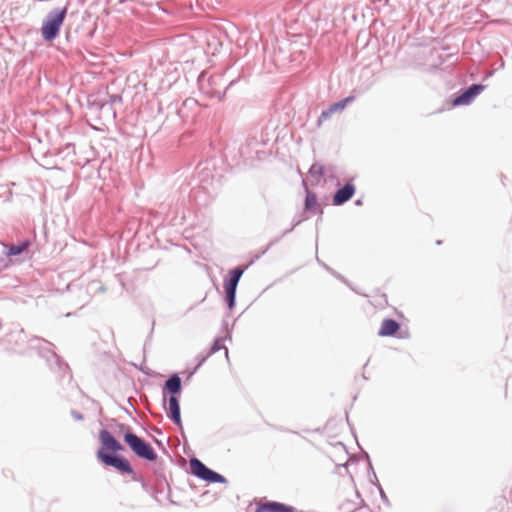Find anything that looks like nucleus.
<instances>
[{
	"instance_id": "obj_1",
	"label": "nucleus",
	"mask_w": 512,
	"mask_h": 512,
	"mask_svg": "<svg viewBox=\"0 0 512 512\" xmlns=\"http://www.w3.org/2000/svg\"><path fill=\"white\" fill-rule=\"evenodd\" d=\"M99 441L102 448L97 451V457L104 465L113 467L121 473L132 474L134 472L129 461L116 454L118 451H123L124 446L107 429L100 430Z\"/></svg>"
},
{
	"instance_id": "obj_2",
	"label": "nucleus",
	"mask_w": 512,
	"mask_h": 512,
	"mask_svg": "<svg viewBox=\"0 0 512 512\" xmlns=\"http://www.w3.org/2000/svg\"><path fill=\"white\" fill-rule=\"evenodd\" d=\"M117 426L120 431H124L123 440L137 457L151 462L157 459V453L150 443L133 433L129 426L125 424Z\"/></svg>"
},
{
	"instance_id": "obj_3",
	"label": "nucleus",
	"mask_w": 512,
	"mask_h": 512,
	"mask_svg": "<svg viewBox=\"0 0 512 512\" xmlns=\"http://www.w3.org/2000/svg\"><path fill=\"white\" fill-rule=\"evenodd\" d=\"M34 342L33 347L39 349V354L45 358L51 371L59 377H64L69 371V366L52 350L53 344L41 338H35Z\"/></svg>"
},
{
	"instance_id": "obj_4",
	"label": "nucleus",
	"mask_w": 512,
	"mask_h": 512,
	"mask_svg": "<svg viewBox=\"0 0 512 512\" xmlns=\"http://www.w3.org/2000/svg\"><path fill=\"white\" fill-rule=\"evenodd\" d=\"M66 15V7L55 8L46 15L41 27L42 37L45 41H53L58 36Z\"/></svg>"
},
{
	"instance_id": "obj_5",
	"label": "nucleus",
	"mask_w": 512,
	"mask_h": 512,
	"mask_svg": "<svg viewBox=\"0 0 512 512\" xmlns=\"http://www.w3.org/2000/svg\"><path fill=\"white\" fill-rule=\"evenodd\" d=\"M244 272L245 267L237 266L230 270L224 279L226 303L229 309H233L236 304L237 286Z\"/></svg>"
},
{
	"instance_id": "obj_6",
	"label": "nucleus",
	"mask_w": 512,
	"mask_h": 512,
	"mask_svg": "<svg viewBox=\"0 0 512 512\" xmlns=\"http://www.w3.org/2000/svg\"><path fill=\"white\" fill-rule=\"evenodd\" d=\"M190 469L195 477L205 482L220 484H224L227 482V479L223 475L208 468L204 463H202L197 458H192L190 460Z\"/></svg>"
},
{
	"instance_id": "obj_7",
	"label": "nucleus",
	"mask_w": 512,
	"mask_h": 512,
	"mask_svg": "<svg viewBox=\"0 0 512 512\" xmlns=\"http://www.w3.org/2000/svg\"><path fill=\"white\" fill-rule=\"evenodd\" d=\"M193 179L200 189L208 191L209 187L213 186L215 180V175L212 171V164L209 161L200 163L195 169Z\"/></svg>"
},
{
	"instance_id": "obj_8",
	"label": "nucleus",
	"mask_w": 512,
	"mask_h": 512,
	"mask_svg": "<svg viewBox=\"0 0 512 512\" xmlns=\"http://www.w3.org/2000/svg\"><path fill=\"white\" fill-rule=\"evenodd\" d=\"M486 88L485 85L482 84H472L468 88L464 89L459 93L458 96H456L452 104L453 106H461V105H468L470 104L473 99L478 96L484 89Z\"/></svg>"
},
{
	"instance_id": "obj_9",
	"label": "nucleus",
	"mask_w": 512,
	"mask_h": 512,
	"mask_svg": "<svg viewBox=\"0 0 512 512\" xmlns=\"http://www.w3.org/2000/svg\"><path fill=\"white\" fill-rule=\"evenodd\" d=\"M354 193L355 185L352 183H346L335 192L332 199L333 204L336 206L343 205L353 197Z\"/></svg>"
},
{
	"instance_id": "obj_10",
	"label": "nucleus",
	"mask_w": 512,
	"mask_h": 512,
	"mask_svg": "<svg viewBox=\"0 0 512 512\" xmlns=\"http://www.w3.org/2000/svg\"><path fill=\"white\" fill-rule=\"evenodd\" d=\"M181 388V378L177 373H174L165 381L163 394L169 393L170 396H177L181 392Z\"/></svg>"
},
{
	"instance_id": "obj_11",
	"label": "nucleus",
	"mask_w": 512,
	"mask_h": 512,
	"mask_svg": "<svg viewBox=\"0 0 512 512\" xmlns=\"http://www.w3.org/2000/svg\"><path fill=\"white\" fill-rule=\"evenodd\" d=\"M168 417L173 421L178 427L182 428V420H181V411L178 396H170L169 397V412Z\"/></svg>"
},
{
	"instance_id": "obj_12",
	"label": "nucleus",
	"mask_w": 512,
	"mask_h": 512,
	"mask_svg": "<svg viewBox=\"0 0 512 512\" xmlns=\"http://www.w3.org/2000/svg\"><path fill=\"white\" fill-rule=\"evenodd\" d=\"M255 512H295V508L280 502H266L257 507Z\"/></svg>"
},
{
	"instance_id": "obj_13",
	"label": "nucleus",
	"mask_w": 512,
	"mask_h": 512,
	"mask_svg": "<svg viewBox=\"0 0 512 512\" xmlns=\"http://www.w3.org/2000/svg\"><path fill=\"white\" fill-rule=\"evenodd\" d=\"M88 107L92 111L103 112L107 114L106 98L103 96V93L89 96Z\"/></svg>"
},
{
	"instance_id": "obj_14",
	"label": "nucleus",
	"mask_w": 512,
	"mask_h": 512,
	"mask_svg": "<svg viewBox=\"0 0 512 512\" xmlns=\"http://www.w3.org/2000/svg\"><path fill=\"white\" fill-rule=\"evenodd\" d=\"M400 329V324L392 319L386 318L382 321L381 328L378 332L379 336H394Z\"/></svg>"
},
{
	"instance_id": "obj_15",
	"label": "nucleus",
	"mask_w": 512,
	"mask_h": 512,
	"mask_svg": "<svg viewBox=\"0 0 512 512\" xmlns=\"http://www.w3.org/2000/svg\"><path fill=\"white\" fill-rule=\"evenodd\" d=\"M264 145V141H258L256 138H249L247 139L246 143L241 146L240 153L242 156H246L251 158L250 155L251 150H254L256 154L259 153L258 146Z\"/></svg>"
},
{
	"instance_id": "obj_16",
	"label": "nucleus",
	"mask_w": 512,
	"mask_h": 512,
	"mask_svg": "<svg viewBox=\"0 0 512 512\" xmlns=\"http://www.w3.org/2000/svg\"><path fill=\"white\" fill-rule=\"evenodd\" d=\"M29 245H30V242L28 240H25L19 244L4 245L5 254L7 256L20 255L22 252H24L28 248Z\"/></svg>"
},
{
	"instance_id": "obj_17",
	"label": "nucleus",
	"mask_w": 512,
	"mask_h": 512,
	"mask_svg": "<svg viewBox=\"0 0 512 512\" xmlns=\"http://www.w3.org/2000/svg\"><path fill=\"white\" fill-rule=\"evenodd\" d=\"M103 96L106 98L107 114L115 117L116 112L113 110V106L122 101L121 96L117 94L109 95L108 93H103Z\"/></svg>"
},
{
	"instance_id": "obj_18",
	"label": "nucleus",
	"mask_w": 512,
	"mask_h": 512,
	"mask_svg": "<svg viewBox=\"0 0 512 512\" xmlns=\"http://www.w3.org/2000/svg\"><path fill=\"white\" fill-rule=\"evenodd\" d=\"M354 99H355L354 96L345 97V98L331 104L329 106V111H332L333 113L341 111V110L345 109V107L348 104L352 103L354 101Z\"/></svg>"
},
{
	"instance_id": "obj_19",
	"label": "nucleus",
	"mask_w": 512,
	"mask_h": 512,
	"mask_svg": "<svg viewBox=\"0 0 512 512\" xmlns=\"http://www.w3.org/2000/svg\"><path fill=\"white\" fill-rule=\"evenodd\" d=\"M222 341H223V339H222V338H216V339L214 340V342H213V344H212V346H211V348H210L209 352H208V355H210V356H211L212 354H214V353H216V352L220 351L221 349H224V350H225V355H226V357H228V349H227L226 347H223V346L221 345Z\"/></svg>"
},
{
	"instance_id": "obj_20",
	"label": "nucleus",
	"mask_w": 512,
	"mask_h": 512,
	"mask_svg": "<svg viewBox=\"0 0 512 512\" xmlns=\"http://www.w3.org/2000/svg\"><path fill=\"white\" fill-rule=\"evenodd\" d=\"M317 205L316 195L312 192H307L305 197V209L308 211L313 210Z\"/></svg>"
},
{
	"instance_id": "obj_21",
	"label": "nucleus",
	"mask_w": 512,
	"mask_h": 512,
	"mask_svg": "<svg viewBox=\"0 0 512 512\" xmlns=\"http://www.w3.org/2000/svg\"><path fill=\"white\" fill-rule=\"evenodd\" d=\"M311 177L321 178L324 175V167L320 164H313L309 169Z\"/></svg>"
},
{
	"instance_id": "obj_22",
	"label": "nucleus",
	"mask_w": 512,
	"mask_h": 512,
	"mask_svg": "<svg viewBox=\"0 0 512 512\" xmlns=\"http://www.w3.org/2000/svg\"><path fill=\"white\" fill-rule=\"evenodd\" d=\"M302 222L301 219H296L294 218L293 221H292V225L289 229L283 231V233L273 242L270 243V245H273L274 243L278 242L280 239H282L284 236H286L287 234H289L290 232H292L294 230V228L296 226H298L300 223Z\"/></svg>"
},
{
	"instance_id": "obj_23",
	"label": "nucleus",
	"mask_w": 512,
	"mask_h": 512,
	"mask_svg": "<svg viewBox=\"0 0 512 512\" xmlns=\"http://www.w3.org/2000/svg\"><path fill=\"white\" fill-rule=\"evenodd\" d=\"M332 114H333V112H332V111H329V107H328L327 109L323 110V111L321 112V114H320V116H319L318 120H317V125H318V126H321V124H322L324 121L328 120V119L331 117V115H332Z\"/></svg>"
},
{
	"instance_id": "obj_24",
	"label": "nucleus",
	"mask_w": 512,
	"mask_h": 512,
	"mask_svg": "<svg viewBox=\"0 0 512 512\" xmlns=\"http://www.w3.org/2000/svg\"><path fill=\"white\" fill-rule=\"evenodd\" d=\"M209 356L210 355H208V353L206 355H202V354L197 355L196 359L198 360V364L196 365L194 370L191 372V374L195 373L203 365V363L207 360V358Z\"/></svg>"
},
{
	"instance_id": "obj_25",
	"label": "nucleus",
	"mask_w": 512,
	"mask_h": 512,
	"mask_svg": "<svg viewBox=\"0 0 512 512\" xmlns=\"http://www.w3.org/2000/svg\"><path fill=\"white\" fill-rule=\"evenodd\" d=\"M63 152H66V156L75 155V145L72 143H67L63 148Z\"/></svg>"
},
{
	"instance_id": "obj_26",
	"label": "nucleus",
	"mask_w": 512,
	"mask_h": 512,
	"mask_svg": "<svg viewBox=\"0 0 512 512\" xmlns=\"http://www.w3.org/2000/svg\"><path fill=\"white\" fill-rule=\"evenodd\" d=\"M221 79H222V75H212L209 77L208 82H209L210 86L212 87V89L214 88V86H216L218 84V82Z\"/></svg>"
},
{
	"instance_id": "obj_27",
	"label": "nucleus",
	"mask_w": 512,
	"mask_h": 512,
	"mask_svg": "<svg viewBox=\"0 0 512 512\" xmlns=\"http://www.w3.org/2000/svg\"><path fill=\"white\" fill-rule=\"evenodd\" d=\"M323 267L329 272L331 273L332 275H334L335 277H337L338 279L342 280V281H345L344 277L342 275H340L339 273H337L336 271H334L332 268H330L329 266H327L326 264H323Z\"/></svg>"
},
{
	"instance_id": "obj_28",
	"label": "nucleus",
	"mask_w": 512,
	"mask_h": 512,
	"mask_svg": "<svg viewBox=\"0 0 512 512\" xmlns=\"http://www.w3.org/2000/svg\"><path fill=\"white\" fill-rule=\"evenodd\" d=\"M323 267L329 272L331 273L332 275H334L335 277H337L338 279L342 280V281H345L344 277L342 275H340L339 273H337L336 271H334L332 268H330L329 266H327L326 264H323Z\"/></svg>"
},
{
	"instance_id": "obj_29",
	"label": "nucleus",
	"mask_w": 512,
	"mask_h": 512,
	"mask_svg": "<svg viewBox=\"0 0 512 512\" xmlns=\"http://www.w3.org/2000/svg\"><path fill=\"white\" fill-rule=\"evenodd\" d=\"M70 414L76 421H82L84 419L83 414L77 410H71Z\"/></svg>"
},
{
	"instance_id": "obj_30",
	"label": "nucleus",
	"mask_w": 512,
	"mask_h": 512,
	"mask_svg": "<svg viewBox=\"0 0 512 512\" xmlns=\"http://www.w3.org/2000/svg\"><path fill=\"white\" fill-rule=\"evenodd\" d=\"M225 92L221 93L220 91L213 90V95L218 97L219 100H222Z\"/></svg>"
},
{
	"instance_id": "obj_31",
	"label": "nucleus",
	"mask_w": 512,
	"mask_h": 512,
	"mask_svg": "<svg viewBox=\"0 0 512 512\" xmlns=\"http://www.w3.org/2000/svg\"><path fill=\"white\" fill-rule=\"evenodd\" d=\"M378 489H379V491H380V495H381L382 500H384V501H388V499H387V496H386L385 492L383 491L382 487H381L379 484H378Z\"/></svg>"
},
{
	"instance_id": "obj_32",
	"label": "nucleus",
	"mask_w": 512,
	"mask_h": 512,
	"mask_svg": "<svg viewBox=\"0 0 512 512\" xmlns=\"http://www.w3.org/2000/svg\"><path fill=\"white\" fill-rule=\"evenodd\" d=\"M234 84V81H230V83L227 85L226 90L231 87Z\"/></svg>"
},
{
	"instance_id": "obj_33",
	"label": "nucleus",
	"mask_w": 512,
	"mask_h": 512,
	"mask_svg": "<svg viewBox=\"0 0 512 512\" xmlns=\"http://www.w3.org/2000/svg\"><path fill=\"white\" fill-rule=\"evenodd\" d=\"M204 78V74H201L200 77H199V82H201Z\"/></svg>"
},
{
	"instance_id": "obj_34",
	"label": "nucleus",
	"mask_w": 512,
	"mask_h": 512,
	"mask_svg": "<svg viewBox=\"0 0 512 512\" xmlns=\"http://www.w3.org/2000/svg\"><path fill=\"white\" fill-rule=\"evenodd\" d=\"M355 204H356V205H361V204H362V202H361V200H357V201L355 202Z\"/></svg>"
},
{
	"instance_id": "obj_35",
	"label": "nucleus",
	"mask_w": 512,
	"mask_h": 512,
	"mask_svg": "<svg viewBox=\"0 0 512 512\" xmlns=\"http://www.w3.org/2000/svg\"><path fill=\"white\" fill-rule=\"evenodd\" d=\"M492 74H493V72H492V71H490V72L487 74V76H486V77H490Z\"/></svg>"
},
{
	"instance_id": "obj_36",
	"label": "nucleus",
	"mask_w": 512,
	"mask_h": 512,
	"mask_svg": "<svg viewBox=\"0 0 512 512\" xmlns=\"http://www.w3.org/2000/svg\"><path fill=\"white\" fill-rule=\"evenodd\" d=\"M281 431H284V429H280ZM285 432H291L289 429H286Z\"/></svg>"
}]
</instances>
